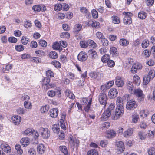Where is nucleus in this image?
I'll use <instances>...</instances> for the list:
<instances>
[{
    "mask_svg": "<svg viewBox=\"0 0 155 155\" xmlns=\"http://www.w3.org/2000/svg\"><path fill=\"white\" fill-rule=\"evenodd\" d=\"M49 113L51 117L53 118L56 117L58 114V109L57 108H54L51 109L50 110Z\"/></svg>",
    "mask_w": 155,
    "mask_h": 155,
    "instance_id": "4468645a",
    "label": "nucleus"
},
{
    "mask_svg": "<svg viewBox=\"0 0 155 155\" xmlns=\"http://www.w3.org/2000/svg\"><path fill=\"white\" fill-rule=\"evenodd\" d=\"M113 22L114 24H119L120 22V20L118 17L116 16H113L112 17Z\"/></svg>",
    "mask_w": 155,
    "mask_h": 155,
    "instance_id": "c03bdc74",
    "label": "nucleus"
},
{
    "mask_svg": "<svg viewBox=\"0 0 155 155\" xmlns=\"http://www.w3.org/2000/svg\"><path fill=\"white\" fill-rule=\"evenodd\" d=\"M39 45L41 46L45 47L47 46V43L43 40H40L39 41Z\"/></svg>",
    "mask_w": 155,
    "mask_h": 155,
    "instance_id": "052dcab7",
    "label": "nucleus"
},
{
    "mask_svg": "<svg viewBox=\"0 0 155 155\" xmlns=\"http://www.w3.org/2000/svg\"><path fill=\"white\" fill-rule=\"evenodd\" d=\"M32 26L31 21H26L25 22L24 24V27L26 28H28L31 27Z\"/></svg>",
    "mask_w": 155,
    "mask_h": 155,
    "instance_id": "4d7b16f0",
    "label": "nucleus"
},
{
    "mask_svg": "<svg viewBox=\"0 0 155 155\" xmlns=\"http://www.w3.org/2000/svg\"><path fill=\"white\" fill-rule=\"evenodd\" d=\"M132 122L136 123L138 121V120L139 119V115L137 114H135L132 115Z\"/></svg>",
    "mask_w": 155,
    "mask_h": 155,
    "instance_id": "c9c22d12",
    "label": "nucleus"
},
{
    "mask_svg": "<svg viewBox=\"0 0 155 155\" xmlns=\"http://www.w3.org/2000/svg\"><path fill=\"white\" fill-rule=\"evenodd\" d=\"M138 135L140 138L141 140L144 139L146 138V135L145 133L143 131H140Z\"/></svg>",
    "mask_w": 155,
    "mask_h": 155,
    "instance_id": "603ef678",
    "label": "nucleus"
},
{
    "mask_svg": "<svg viewBox=\"0 0 155 155\" xmlns=\"http://www.w3.org/2000/svg\"><path fill=\"white\" fill-rule=\"evenodd\" d=\"M120 43L121 45L123 46H126L129 44V42L124 38L121 39L120 40Z\"/></svg>",
    "mask_w": 155,
    "mask_h": 155,
    "instance_id": "c85d7f7f",
    "label": "nucleus"
},
{
    "mask_svg": "<svg viewBox=\"0 0 155 155\" xmlns=\"http://www.w3.org/2000/svg\"><path fill=\"white\" fill-rule=\"evenodd\" d=\"M151 79H153L155 76V71L154 70L150 71L147 75Z\"/></svg>",
    "mask_w": 155,
    "mask_h": 155,
    "instance_id": "13d9d810",
    "label": "nucleus"
},
{
    "mask_svg": "<svg viewBox=\"0 0 155 155\" xmlns=\"http://www.w3.org/2000/svg\"><path fill=\"white\" fill-rule=\"evenodd\" d=\"M92 16L94 18H96L98 17V12L95 10L93 9L91 11Z\"/></svg>",
    "mask_w": 155,
    "mask_h": 155,
    "instance_id": "e2e57ef3",
    "label": "nucleus"
},
{
    "mask_svg": "<svg viewBox=\"0 0 155 155\" xmlns=\"http://www.w3.org/2000/svg\"><path fill=\"white\" fill-rule=\"evenodd\" d=\"M133 83L137 86H139L141 82L140 78L137 75H135L133 78Z\"/></svg>",
    "mask_w": 155,
    "mask_h": 155,
    "instance_id": "aec40b11",
    "label": "nucleus"
},
{
    "mask_svg": "<svg viewBox=\"0 0 155 155\" xmlns=\"http://www.w3.org/2000/svg\"><path fill=\"white\" fill-rule=\"evenodd\" d=\"M88 53L92 60H94L97 59V53L94 50L90 49L89 50Z\"/></svg>",
    "mask_w": 155,
    "mask_h": 155,
    "instance_id": "f8f14e48",
    "label": "nucleus"
},
{
    "mask_svg": "<svg viewBox=\"0 0 155 155\" xmlns=\"http://www.w3.org/2000/svg\"><path fill=\"white\" fill-rule=\"evenodd\" d=\"M80 45L82 48H86L88 45L95 48L96 47V44L93 40H88L87 41H82L80 42Z\"/></svg>",
    "mask_w": 155,
    "mask_h": 155,
    "instance_id": "7ed1b4c3",
    "label": "nucleus"
},
{
    "mask_svg": "<svg viewBox=\"0 0 155 155\" xmlns=\"http://www.w3.org/2000/svg\"><path fill=\"white\" fill-rule=\"evenodd\" d=\"M148 153L149 155H153L155 154V149L154 148H151L148 150Z\"/></svg>",
    "mask_w": 155,
    "mask_h": 155,
    "instance_id": "69168bd1",
    "label": "nucleus"
},
{
    "mask_svg": "<svg viewBox=\"0 0 155 155\" xmlns=\"http://www.w3.org/2000/svg\"><path fill=\"white\" fill-rule=\"evenodd\" d=\"M28 153L30 155H35L36 153L35 151L33 148H31L29 149Z\"/></svg>",
    "mask_w": 155,
    "mask_h": 155,
    "instance_id": "338daca9",
    "label": "nucleus"
},
{
    "mask_svg": "<svg viewBox=\"0 0 155 155\" xmlns=\"http://www.w3.org/2000/svg\"><path fill=\"white\" fill-rule=\"evenodd\" d=\"M138 106L137 103L134 99H131L128 101L126 104V108L130 110H133Z\"/></svg>",
    "mask_w": 155,
    "mask_h": 155,
    "instance_id": "20e7f679",
    "label": "nucleus"
},
{
    "mask_svg": "<svg viewBox=\"0 0 155 155\" xmlns=\"http://www.w3.org/2000/svg\"><path fill=\"white\" fill-rule=\"evenodd\" d=\"M48 95L51 97H53L55 96V91L50 90L48 91L47 93Z\"/></svg>",
    "mask_w": 155,
    "mask_h": 155,
    "instance_id": "774afa93",
    "label": "nucleus"
},
{
    "mask_svg": "<svg viewBox=\"0 0 155 155\" xmlns=\"http://www.w3.org/2000/svg\"><path fill=\"white\" fill-rule=\"evenodd\" d=\"M91 100H90L88 102L87 105L84 107V109L86 112H88L90 108V106L91 104Z\"/></svg>",
    "mask_w": 155,
    "mask_h": 155,
    "instance_id": "a18cd8bd",
    "label": "nucleus"
},
{
    "mask_svg": "<svg viewBox=\"0 0 155 155\" xmlns=\"http://www.w3.org/2000/svg\"><path fill=\"white\" fill-rule=\"evenodd\" d=\"M66 95L70 98L73 99L75 98L74 95L69 90H66L65 91Z\"/></svg>",
    "mask_w": 155,
    "mask_h": 155,
    "instance_id": "bb28decb",
    "label": "nucleus"
},
{
    "mask_svg": "<svg viewBox=\"0 0 155 155\" xmlns=\"http://www.w3.org/2000/svg\"><path fill=\"white\" fill-rule=\"evenodd\" d=\"M24 106L25 108L30 109L32 108V105L31 102L25 101L24 103Z\"/></svg>",
    "mask_w": 155,
    "mask_h": 155,
    "instance_id": "c756f323",
    "label": "nucleus"
},
{
    "mask_svg": "<svg viewBox=\"0 0 155 155\" xmlns=\"http://www.w3.org/2000/svg\"><path fill=\"white\" fill-rule=\"evenodd\" d=\"M116 81H115V83L116 85L118 87H122L124 84V82L123 80L121 79L120 77H117L116 78Z\"/></svg>",
    "mask_w": 155,
    "mask_h": 155,
    "instance_id": "a211bd4d",
    "label": "nucleus"
},
{
    "mask_svg": "<svg viewBox=\"0 0 155 155\" xmlns=\"http://www.w3.org/2000/svg\"><path fill=\"white\" fill-rule=\"evenodd\" d=\"M110 58L109 55L106 54L103 55L101 58V61L103 63L107 62V61L109 60Z\"/></svg>",
    "mask_w": 155,
    "mask_h": 155,
    "instance_id": "2f4dec72",
    "label": "nucleus"
},
{
    "mask_svg": "<svg viewBox=\"0 0 155 155\" xmlns=\"http://www.w3.org/2000/svg\"><path fill=\"white\" fill-rule=\"evenodd\" d=\"M60 47V45L59 43L58 42H54L52 45V48L54 49H59Z\"/></svg>",
    "mask_w": 155,
    "mask_h": 155,
    "instance_id": "5fc2aeb1",
    "label": "nucleus"
},
{
    "mask_svg": "<svg viewBox=\"0 0 155 155\" xmlns=\"http://www.w3.org/2000/svg\"><path fill=\"white\" fill-rule=\"evenodd\" d=\"M35 132V130L30 128H28L25 131V134L27 136H29L33 134V132Z\"/></svg>",
    "mask_w": 155,
    "mask_h": 155,
    "instance_id": "72a5a7b5",
    "label": "nucleus"
},
{
    "mask_svg": "<svg viewBox=\"0 0 155 155\" xmlns=\"http://www.w3.org/2000/svg\"><path fill=\"white\" fill-rule=\"evenodd\" d=\"M151 79L148 75L146 77L143 78V83L144 84L146 85L150 81Z\"/></svg>",
    "mask_w": 155,
    "mask_h": 155,
    "instance_id": "09e8293b",
    "label": "nucleus"
},
{
    "mask_svg": "<svg viewBox=\"0 0 155 155\" xmlns=\"http://www.w3.org/2000/svg\"><path fill=\"white\" fill-rule=\"evenodd\" d=\"M82 26L80 24H76L74 27V32H78L81 29Z\"/></svg>",
    "mask_w": 155,
    "mask_h": 155,
    "instance_id": "4c0bfd02",
    "label": "nucleus"
},
{
    "mask_svg": "<svg viewBox=\"0 0 155 155\" xmlns=\"http://www.w3.org/2000/svg\"><path fill=\"white\" fill-rule=\"evenodd\" d=\"M89 75L91 78L96 79L98 77V74L97 72H94L90 73L89 74Z\"/></svg>",
    "mask_w": 155,
    "mask_h": 155,
    "instance_id": "3c124183",
    "label": "nucleus"
},
{
    "mask_svg": "<svg viewBox=\"0 0 155 155\" xmlns=\"http://www.w3.org/2000/svg\"><path fill=\"white\" fill-rule=\"evenodd\" d=\"M54 10L56 11H59L62 9L61 4H56L54 7Z\"/></svg>",
    "mask_w": 155,
    "mask_h": 155,
    "instance_id": "864d4df0",
    "label": "nucleus"
},
{
    "mask_svg": "<svg viewBox=\"0 0 155 155\" xmlns=\"http://www.w3.org/2000/svg\"><path fill=\"white\" fill-rule=\"evenodd\" d=\"M107 137L108 138H112L114 137L116 134L115 132L112 130H109L107 131Z\"/></svg>",
    "mask_w": 155,
    "mask_h": 155,
    "instance_id": "f3484780",
    "label": "nucleus"
},
{
    "mask_svg": "<svg viewBox=\"0 0 155 155\" xmlns=\"http://www.w3.org/2000/svg\"><path fill=\"white\" fill-rule=\"evenodd\" d=\"M133 132V129L132 128H129L125 131L124 133V137H127L131 136Z\"/></svg>",
    "mask_w": 155,
    "mask_h": 155,
    "instance_id": "412c9836",
    "label": "nucleus"
},
{
    "mask_svg": "<svg viewBox=\"0 0 155 155\" xmlns=\"http://www.w3.org/2000/svg\"><path fill=\"white\" fill-rule=\"evenodd\" d=\"M128 84V85L127 86V89L130 93L136 95L140 99V100L143 99L145 96L143 94L142 90L139 89H134L131 82H129Z\"/></svg>",
    "mask_w": 155,
    "mask_h": 155,
    "instance_id": "f03ea898",
    "label": "nucleus"
},
{
    "mask_svg": "<svg viewBox=\"0 0 155 155\" xmlns=\"http://www.w3.org/2000/svg\"><path fill=\"white\" fill-rule=\"evenodd\" d=\"M115 107L114 104L111 103L110 105L108 108L106 110V111L109 112L110 114V115H112V117L115 113H114L113 114H112L114 113Z\"/></svg>",
    "mask_w": 155,
    "mask_h": 155,
    "instance_id": "4be33fe9",
    "label": "nucleus"
},
{
    "mask_svg": "<svg viewBox=\"0 0 155 155\" xmlns=\"http://www.w3.org/2000/svg\"><path fill=\"white\" fill-rule=\"evenodd\" d=\"M110 54L113 57L116 56L117 55V49L115 47L111 48L110 50Z\"/></svg>",
    "mask_w": 155,
    "mask_h": 155,
    "instance_id": "a878e982",
    "label": "nucleus"
},
{
    "mask_svg": "<svg viewBox=\"0 0 155 155\" xmlns=\"http://www.w3.org/2000/svg\"><path fill=\"white\" fill-rule=\"evenodd\" d=\"M32 9L35 12H40L41 10V7L40 5H36L33 6Z\"/></svg>",
    "mask_w": 155,
    "mask_h": 155,
    "instance_id": "473e14b6",
    "label": "nucleus"
},
{
    "mask_svg": "<svg viewBox=\"0 0 155 155\" xmlns=\"http://www.w3.org/2000/svg\"><path fill=\"white\" fill-rule=\"evenodd\" d=\"M39 132L42 137L44 139H47L50 135V131L47 128L41 127L39 128Z\"/></svg>",
    "mask_w": 155,
    "mask_h": 155,
    "instance_id": "39448f33",
    "label": "nucleus"
},
{
    "mask_svg": "<svg viewBox=\"0 0 155 155\" xmlns=\"http://www.w3.org/2000/svg\"><path fill=\"white\" fill-rule=\"evenodd\" d=\"M61 6H62V9L64 11H67L68 10L69 8V5L66 3H62Z\"/></svg>",
    "mask_w": 155,
    "mask_h": 155,
    "instance_id": "6e6d98bb",
    "label": "nucleus"
},
{
    "mask_svg": "<svg viewBox=\"0 0 155 155\" xmlns=\"http://www.w3.org/2000/svg\"><path fill=\"white\" fill-rule=\"evenodd\" d=\"M117 107L115 111V113L112 117L113 119L117 120L123 114L124 108L123 107V102L122 98L118 97L117 99Z\"/></svg>",
    "mask_w": 155,
    "mask_h": 155,
    "instance_id": "f257e3e1",
    "label": "nucleus"
},
{
    "mask_svg": "<svg viewBox=\"0 0 155 155\" xmlns=\"http://www.w3.org/2000/svg\"><path fill=\"white\" fill-rule=\"evenodd\" d=\"M26 111V110L25 109H24L21 107H19L16 110L17 113L19 114H24Z\"/></svg>",
    "mask_w": 155,
    "mask_h": 155,
    "instance_id": "79ce46f5",
    "label": "nucleus"
},
{
    "mask_svg": "<svg viewBox=\"0 0 155 155\" xmlns=\"http://www.w3.org/2000/svg\"><path fill=\"white\" fill-rule=\"evenodd\" d=\"M102 45L103 46H107L109 45V41L106 38H102L101 40Z\"/></svg>",
    "mask_w": 155,
    "mask_h": 155,
    "instance_id": "bf43d9fd",
    "label": "nucleus"
},
{
    "mask_svg": "<svg viewBox=\"0 0 155 155\" xmlns=\"http://www.w3.org/2000/svg\"><path fill=\"white\" fill-rule=\"evenodd\" d=\"M58 127L57 125L55 124L53 126L52 129L54 133L57 134H58L59 133L60 130Z\"/></svg>",
    "mask_w": 155,
    "mask_h": 155,
    "instance_id": "a19ab883",
    "label": "nucleus"
},
{
    "mask_svg": "<svg viewBox=\"0 0 155 155\" xmlns=\"http://www.w3.org/2000/svg\"><path fill=\"white\" fill-rule=\"evenodd\" d=\"M99 23L98 22L93 21L91 20H90L88 21L87 25L89 26H91L93 27H95L98 26L99 25Z\"/></svg>",
    "mask_w": 155,
    "mask_h": 155,
    "instance_id": "393cba45",
    "label": "nucleus"
},
{
    "mask_svg": "<svg viewBox=\"0 0 155 155\" xmlns=\"http://www.w3.org/2000/svg\"><path fill=\"white\" fill-rule=\"evenodd\" d=\"M21 142L24 147L28 145L29 143V140L28 138H24L21 140Z\"/></svg>",
    "mask_w": 155,
    "mask_h": 155,
    "instance_id": "5701e85b",
    "label": "nucleus"
},
{
    "mask_svg": "<svg viewBox=\"0 0 155 155\" xmlns=\"http://www.w3.org/2000/svg\"><path fill=\"white\" fill-rule=\"evenodd\" d=\"M15 149L19 154H21L23 153V150L21 148V146L19 144H16L15 146Z\"/></svg>",
    "mask_w": 155,
    "mask_h": 155,
    "instance_id": "e433bc0d",
    "label": "nucleus"
},
{
    "mask_svg": "<svg viewBox=\"0 0 155 155\" xmlns=\"http://www.w3.org/2000/svg\"><path fill=\"white\" fill-rule=\"evenodd\" d=\"M0 147L2 150L6 153H10L11 151L10 146L5 143H2Z\"/></svg>",
    "mask_w": 155,
    "mask_h": 155,
    "instance_id": "9b49d317",
    "label": "nucleus"
},
{
    "mask_svg": "<svg viewBox=\"0 0 155 155\" xmlns=\"http://www.w3.org/2000/svg\"><path fill=\"white\" fill-rule=\"evenodd\" d=\"M107 64L108 66L110 67H113L115 65L114 61L110 59L107 61Z\"/></svg>",
    "mask_w": 155,
    "mask_h": 155,
    "instance_id": "680f3d73",
    "label": "nucleus"
},
{
    "mask_svg": "<svg viewBox=\"0 0 155 155\" xmlns=\"http://www.w3.org/2000/svg\"><path fill=\"white\" fill-rule=\"evenodd\" d=\"M49 56L51 58L55 59L58 58V54L55 51H51L50 53Z\"/></svg>",
    "mask_w": 155,
    "mask_h": 155,
    "instance_id": "58836bf2",
    "label": "nucleus"
},
{
    "mask_svg": "<svg viewBox=\"0 0 155 155\" xmlns=\"http://www.w3.org/2000/svg\"><path fill=\"white\" fill-rule=\"evenodd\" d=\"M107 97L106 94L104 93H101L99 96V101L100 104L104 106H105L107 102Z\"/></svg>",
    "mask_w": 155,
    "mask_h": 155,
    "instance_id": "0eeeda50",
    "label": "nucleus"
},
{
    "mask_svg": "<svg viewBox=\"0 0 155 155\" xmlns=\"http://www.w3.org/2000/svg\"><path fill=\"white\" fill-rule=\"evenodd\" d=\"M60 148L61 151L63 152L65 155H68V150L66 147L65 146H60Z\"/></svg>",
    "mask_w": 155,
    "mask_h": 155,
    "instance_id": "ea45409f",
    "label": "nucleus"
},
{
    "mask_svg": "<svg viewBox=\"0 0 155 155\" xmlns=\"http://www.w3.org/2000/svg\"><path fill=\"white\" fill-rule=\"evenodd\" d=\"M87 155H98V154L97 150L92 149L88 152Z\"/></svg>",
    "mask_w": 155,
    "mask_h": 155,
    "instance_id": "f704fd0d",
    "label": "nucleus"
},
{
    "mask_svg": "<svg viewBox=\"0 0 155 155\" xmlns=\"http://www.w3.org/2000/svg\"><path fill=\"white\" fill-rule=\"evenodd\" d=\"M70 36V35L68 32H63L61 34V38H69Z\"/></svg>",
    "mask_w": 155,
    "mask_h": 155,
    "instance_id": "0e129e2a",
    "label": "nucleus"
},
{
    "mask_svg": "<svg viewBox=\"0 0 155 155\" xmlns=\"http://www.w3.org/2000/svg\"><path fill=\"white\" fill-rule=\"evenodd\" d=\"M147 16L146 13L143 11L139 12L138 14V17L139 18L141 19H145Z\"/></svg>",
    "mask_w": 155,
    "mask_h": 155,
    "instance_id": "cd10ccee",
    "label": "nucleus"
},
{
    "mask_svg": "<svg viewBox=\"0 0 155 155\" xmlns=\"http://www.w3.org/2000/svg\"><path fill=\"white\" fill-rule=\"evenodd\" d=\"M12 122L15 124H18L21 121V117L18 115L14 116L12 117Z\"/></svg>",
    "mask_w": 155,
    "mask_h": 155,
    "instance_id": "ddd939ff",
    "label": "nucleus"
},
{
    "mask_svg": "<svg viewBox=\"0 0 155 155\" xmlns=\"http://www.w3.org/2000/svg\"><path fill=\"white\" fill-rule=\"evenodd\" d=\"M117 149L120 152H122L124 149V145L123 142L119 141L117 143Z\"/></svg>",
    "mask_w": 155,
    "mask_h": 155,
    "instance_id": "6ab92c4d",
    "label": "nucleus"
},
{
    "mask_svg": "<svg viewBox=\"0 0 155 155\" xmlns=\"http://www.w3.org/2000/svg\"><path fill=\"white\" fill-rule=\"evenodd\" d=\"M69 141L70 143L72 145L78 147L79 143V140L78 139L75 138L73 139V137L71 135L69 137Z\"/></svg>",
    "mask_w": 155,
    "mask_h": 155,
    "instance_id": "9d476101",
    "label": "nucleus"
},
{
    "mask_svg": "<svg viewBox=\"0 0 155 155\" xmlns=\"http://www.w3.org/2000/svg\"><path fill=\"white\" fill-rule=\"evenodd\" d=\"M123 14L125 15L123 19V22L126 25H130L132 23L131 17L133 16V14L130 12H127L123 13Z\"/></svg>",
    "mask_w": 155,
    "mask_h": 155,
    "instance_id": "423d86ee",
    "label": "nucleus"
},
{
    "mask_svg": "<svg viewBox=\"0 0 155 155\" xmlns=\"http://www.w3.org/2000/svg\"><path fill=\"white\" fill-rule=\"evenodd\" d=\"M149 45V41L147 39L144 40L142 43V46L143 48H146Z\"/></svg>",
    "mask_w": 155,
    "mask_h": 155,
    "instance_id": "7c9ffc66",
    "label": "nucleus"
},
{
    "mask_svg": "<svg viewBox=\"0 0 155 155\" xmlns=\"http://www.w3.org/2000/svg\"><path fill=\"white\" fill-rule=\"evenodd\" d=\"M21 41L23 44L26 45L29 41V39L26 37L25 36H23L21 39Z\"/></svg>",
    "mask_w": 155,
    "mask_h": 155,
    "instance_id": "8fccbe9b",
    "label": "nucleus"
},
{
    "mask_svg": "<svg viewBox=\"0 0 155 155\" xmlns=\"http://www.w3.org/2000/svg\"><path fill=\"white\" fill-rule=\"evenodd\" d=\"M110 116V113L109 111H105L102 114L101 119V120L104 121L106 120Z\"/></svg>",
    "mask_w": 155,
    "mask_h": 155,
    "instance_id": "dca6fc26",
    "label": "nucleus"
},
{
    "mask_svg": "<svg viewBox=\"0 0 155 155\" xmlns=\"http://www.w3.org/2000/svg\"><path fill=\"white\" fill-rule=\"evenodd\" d=\"M37 152L40 154H42L44 153L45 150V146L43 144H39L37 147Z\"/></svg>",
    "mask_w": 155,
    "mask_h": 155,
    "instance_id": "2eb2a0df",
    "label": "nucleus"
},
{
    "mask_svg": "<svg viewBox=\"0 0 155 155\" xmlns=\"http://www.w3.org/2000/svg\"><path fill=\"white\" fill-rule=\"evenodd\" d=\"M88 56L87 53L84 51L81 52L78 56V60L81 61H84L87 58Z\"/></svg>",
    "mask_w": 155,
    "mask_h": 155,
    "instance_id": "6e6552de",
    "label": "nucleus"
},
{
    "mask_svg": "<svg viewBox=\"0 0 155 155\" xmlns=\"http://www.w3.org/2000/svg\"><path fill=\"white\" fill-rule=\"evenodd\" d=\"M52 64L54 65L55 67L59 68L61 67V64L60 63L57 61L54 60L52 62Z\"/></svg>",
    "mask_w": 155,
    "mask_h": 155,
    "instance_id": "37998d69",
    "label": "nucleus"
},
{
    "mask_svg": "<svg viewBox=\"0 0 155 155\" xmlns=\"http://www.w3.org/2000/svg\"><path fill=\"white\" fill-rule=\"evenodd\" d=\"M49 109V107L48 105H46L42 106L41 108V112L42 113H44L48 111Z\"/></svg>",
    "mask_w": 155,
    "mask_h": 155,
    "instance_id": "49530a36",
    "label": "nucleus"
},
{
    "mask_svg": "<svg viewBox=\"0 0 155 155\" xmlns=\"http://www.w3.org/2000/svg\"><path fill=\"white\" fill-rule=\"evenodd\" d=\"M50 81V79L49 77H45L42 80V86H44V88H45L48 84H49Z\"/></svg>",
    "mask_w": 155,
    "mask_h": 155,
    "instance_id": "b1692460",
    "label": "nucleus"
},
{
    "mask_svg": "<svg viewBox=\"0 0 155 155\" xmlns=\"http://www.w3.org/2000/svg\"><path fill=\"white\" fill-rule=\"evenodd\" d=\"M15 48L18 51H23L24 48V46L21 45H17L15 46Z\"/></svg>",
    "mask_w": 155,
    "mask_h": 155,
    "instance_id": "de8ad7c7",
    "label": "nucleus"
},
{
    "mask_svg": "<svg viewBox=\"0 0 155 155\" xmlns=\"http://www.w3.org/2000/svg\"><path fill=\"white\" fill-rule=\"evenodd\" d=\"M118 94L117 89L115 88H111L109 91L108 95L111 99H113L116 97Z\"/></svg>",
    "mask_w": 155,
    "mask_h": 155,
    "instance_id": "1a4fd4ad",
    "label": "nucleus"
}]
</instances>
